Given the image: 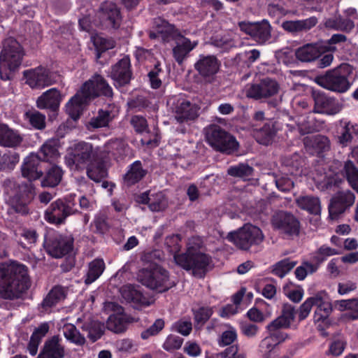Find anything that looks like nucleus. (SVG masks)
Here are the masks:
<instances>
[{
	"label": "nucleus",
	"instance_id": "nucleus-16",
	"mask_svg": "<svg viewBox=\"0 0 358 358\" xmlns=\"http://www.w3.org/2000/svg\"><path fill=\"white\" fill-rule=\"evenodd\" d=\"M279 91L278 83L273 79L265 78L259 83L248 85L246 96L249 98L259 100L266 99L275 95Z\"/></svg>",
	"mask_w": 358,
	"mask_h": 358
},
{
	"label": "nucleus",
	"instance_id": "nucleus-14",
	"mask_svg": "<svg viewBox=\"0 0 358 358\" xmlns=\"http://www.w3.org/2000/svg\"><path fill=\"white\" fill-rule=\"evenodd\" d=\"M238 26L242 31L259 44H264L271 38V26L266 20L254 22H241Z\"/></svg>",
	"mask_w": 358,
	"mask_h": 358
},
{
	"label": "nucleus",
	"instance_id": "nucleus-2",
	"mask_svg": "<svg viewBox=\"0 0 358 358\" xmlns=\"http://www.w3.org/2000/svg\"><path fill=\"white\" fill-rule=\"evenodd\" d=\"M113 94V90L106 80L99 75H94L69 101L66 105V112L72 118L76 119L80 115L83 105L90 100L99 95L112 97Z\"/></svg>",
	"mask_w": 358,
	"mask_h": 358
},
{
	"label": "nucleus",
	"instance_id": "nucleus-50",
	"mask_svg": "<svg viewBox=\"0 0 358 358\" xmlns=\"http://www.w3.org/2000/svg\"><path fill=\"white\" fill-rule=\"evenodd\" d=\"M19 160L20 156L15 152H0V171L13 169Z\"/></svg>",
	"mask_w": 358,
	"mask_h": 358
},
{
	"label": "nucleus",
	"instance_id": "nucleus-46",
	"mask_svg": "<svg viewBox=\"0 0 358 358\" xmlns=\"http://www.w3.org/2000/svg\"><path fill=\"white\" fill-rule=\"evenodd\" d=\"M81 329L87 334V337L92 342L99 340L104 332L103 325L98 321H90L85 322Z\"/></svg>",
	"mask_w": 358,
	"mask_h": 358
},
{
	"label": "nucleus",
	"instance_id": "nucleus-54",
	"mask_svg": "<svg viewBox=\"0 0 358 358\" xmlns=\"http://www.w3.org/2000/svg\"><path fill=\"white\" fill-rule=\"evenodd\" d=\"M345 177L350 187L358 193V169L351 161L345 164Z\"/></svg>",
	"mask_w": 358,
	"mask_h": 358
},
{
	"label": "nucleus",
	"instance_id": "nucleus-51",
	"mask_svg": "<svg viewBox=\"0 0 358 358\" xmlns=\"http://www.w3.org/2000/svg\"><path fill=\"white\" fill-rule=\"evenodd\" d=\"M297 262L289 258L284 259L273 266L272 273L278 277L283 278L296 265Z\"/></svg>",
	"mask_w": 358,
	"mask_h": 358
},
{
	"label": "nucleus",
	"instance_id": "nucleus-59",
	"mask_svg": "<svg viewBox=\"0 0 358 358\" xmlns=\"http://www.w3.org/2000/svg\"><path fill=\"white\" fill-rule=\"evenodd\" d=\"M317 300V294L313 296L308 298L300 306L299 318L300 320H303L310 314L313 306H316Z\"/></svg>",
	"mask_w": 358,
	"mask_h": 358
},
{
	"label": "nucleus",
	"instance_id": "nucleus-26",
	"mask_svg": "<svg viewBox=\"0 0 358 358\" xmlns=\"http://www.w3.org/2000/svg\"><path fill=\"white\" fill-rule=\"evenodd\" d=\"M41 159L38 155L31 154L27 156L22 165V175L31 182L40 178L43 175V171L40 167Z\"/></svg>",
	"mask_w": 358,
	"mask_h": 358
},
{
	"label": "nucleus",
	"instance_id": "nucleus-28",
	"mask_svg": "<svg viewBox=\"0 0 358 358\" xmlns=\"http://www.w3.org/2000/svg\"><path fill=\"white\" fill-rule=\"evenodd\" d=\"M117 112L118 110L115 105L109 104L105 108L99 110L97 114L90 119L89 126L93 129L108 127Z\"/></svg>",
	"mask_w": 358,
	"mask_h": 358
},
{
	"label": "nucleus",
	"instance_id": "nucleus-25",
	"mask_svg": "<svg viewBox=\"0 0 358 358\" xmlns=\"http://www.w3.org/2000/svg\"><path fill=\"white\" fill-rule=\"evenodd\" d=\"M304 145L306 150L311 155H322L331 149V142L328 137L316 135L304 138Z\"/></svg>",
	"mask_w": 358,
	"mask_h": 358
},
{
	"label": "nucleus",
	"instance_id": "nucleus-48",
	"mask_svg": "<svg viewBox=\"0 0 358 358\" xmlns=\"http://www.w3.org/2000/svg\"><path fill=\"white\" fill-rule=\"evenodd\" d=\"M62 170L57 165L52 166L48 171L45 178L41 184L43 187H55L61 181L62 178Z\"/></svg>",
	"mask_w": 358,
	"mask_h": 358
},
{
	"label": "nucleus",
	"instance_id": "nucleus-57",
	"mask_svg": "<svg viewBox=\"0 0 358 358\" xmlns=\"http://www.w3.org/2000/svg\"><path fill=\"white\" fill-rule=\"evenodd\" d=\"M27 119L34 128L43 129L45 127V116L37 110H28L24 114Z\"/></svg>",
	"mask_w": 358,
	"mask_h": 358
},
{
	"label": "nucleus",
	"instance_id": "nucleus-58",
	"mask_svg": "<svg viewBox=\"0 0 358 358\" xmlns=\"http://www.w3.org/2000/svg\"><path fill=\"white\" fill-rule=\"evenodd\" d=\"M168 206V201L165 195L162 192H157L151 194L150 209L152 211H161L164 210Z\"/></svg>",
	"mask_w": 358,
	"mask_h": 358
},
{
	"label": "nucleus",
	"instance_id": "nucleus-61",
	"mask_svg": "<svg viewBox=\"0 0 358 358\" xmlns=\"http://www.w3.org/2000/svg\"><path fill=\"white\" fill-rule=\"evenodd\" d=\"M130 123L136 133L143 134L149 132L147 120L142 116H132L130 120Z\"/></svg>",
	"mask_w": 358,
	"mask_h": 358
},
{
	"label": "nucleus",
	"instance_id": "nucleus-40",
	"mask_svg": "<svg viewBox=\"0 0 358 358\" xmlns=\"http://www.w3.org/2000/svg\"><path fill=\"white\" fill-rule=\"evenodd\" d=\"M131 322L130 319L124 313H117L111 315L106 322L107 329L115 333H122Z\"/></svg>",
	"mask_w": 358,
	"mask_h": 358
},
{
	"label": "nucleus",
	"instance_id": "nucleus-20",
	"mask_svg": "<svg viewBox=\"0 0 358 358\" xmlns=\"http://www.w3.org/2000/svg\"><path fill=\"white\" fill-rule=\"evenodd\" d=\"M24 76L27 79L26 83L31 88H43L52 85L56 81L55 75L41 66L24 71Z\"/></svg>",
	"mask_w": 358,
	"mask_h": 358
},
{
	"label": "nucleus",
	"instance_id": "nucleus-5",
	"mask_svg": "<svg viewBox=\"0 0 358 358\" xmlns=\"http://www.w3.org/2000/svg\"><path fill=\"white\" fill-rule=\"evenodd\" d=\"M34 194V188L30 182L18 183L12 180L4 182L6 203L16 213L27 214V206L32 200Z\"/></svg>",
	"mask_w": 358,
	"mask_h": 358
},
{
	"label": "nucleus",
	"instance_id": "nucleus-64",
	"mask_svg": "<svg viewBox=\"0 0 358 358\" xmlns=\"http://www.w3.org/2000/svg\"><path fill=\"white\" fill-rule=\"evenodd\" d=\"M213 309L210 307H201L194 312V319L197 325L205 324L213 315Z\"/></svg>",
	"mask_w": 358,
	"mask_h": 358
},
{
	"label": "nucleus",
	"instance_id": "nucleus-43",
	"mask_svg": "<svg viewBox=\"0 0 358 358\" xmlns=\"http://www.w3.org/2000/svg\"><path fill=\"white\" fill-rule=\"evenodd\" d=\"M62 332L65 338L76 345L83 346L86 343L85 337L72 324H64L62 328Z\"/></svg>",
	"mask_w": 358,
	"mask_h": 358
},
{
	"label": "nucleus",
	"instance_id": "nucleus-32",
	"mask_svg": "<svg viewBox=\"0 0 358 358\" xmlns=\"http://www.w3.org/2000/svg\"><path fill=\"white\" fill-rule=\"evenodd\" d=\"M23 141L22 136L4 124H0V145L15 148L20 145Z\"/></svg>",
	"mask_w": 358,
	"mask_h": 358
},
{
	"label": "nucleus",
	"instance_id": "nucleus-35",
	"mask_svg": "<svg viewBox=\"0 0 358 358\" xmlns=\"http://www.w3.org/2000/svg\"><path fill=\"white\" fill-rule=\"evenodd\" d=\"M60 102V94L56 88H52L43 93L36 101V106L40 109L50 108L55 110Z\"/></svg>",
	"mask_w": 358,
	"mask_h": 358
},
{
	"label": "nucleus",
	"instance_id": "nucleus-45",
	"mask_svg": "<svg viewBox=\"0 0 358 358\" xmlns=\"http://www.w3.org/2000/svg\"><path fill=\"white\" fill-rule=\"evenodd\" d=\"M103 159L92 162L87 168V175L92 180L98 182L107 176V170L103 163Z\"/></svg>",
	"mask_w": 358,
	"mask_h": 358
},
{
	"label": "nucleus",
	"instance_id": "nucleus-31",
	"mask_svg": "<svg viewBox=\"0 0 358 358\" xmlns=\"http://www.w3.org/2000/svg\"><path fill=\"white\" fill-rule=\"evenodd\" d=\"M277 131L275 122L268 120L261 128L254 129L253 136L259 143L268 145L274 141Z\"/></svg>",
	"mask_w": 358,
	"mask_h": 358
},
{
	"label": "nucleus",
	"instance_id": "nucleus-63",
	"mask_svg": "<svg viewBox=\"0 0 358 358\" xmlns=\"http://www.w3.org/2000/svg\"><path fill=\"white\" fill-rule=\"evenodd\" d=\"M336 254L337 252L335 249L327 245H322L315 253L313 259L314 261L317 263L316 265L319 266V264L324 262L327 257H330Z\"/></svg>",
	"mask_w": 358,
	"mask_h": 358
},
{
	"label": "nucleus",
	"instance_id": "nucleus-24",
	"mask_svg": "<svg viewBox=\"0 0 358 358\" xmlns=\"http://www.w3.org/2000/svg\"><path fill=\"white\" fill-rule=\"evenodd\" d=\"M64 356L65 347L62 344V339L56 335L45 341L37 358H64Z\"/></svg>",
	"mask_w": 358,
	"mask_h": 358
},
{
	"label": "nucleus",
	"instance_id": "nucleus-8",
	"mask_svg": "<svg viewBox=\"0 0 358 358\" xmlns=\"http://www.w3.org/2000/svg\"><path fill=\"white\" fill-rule=\"evenodd\" d=\"M207 143L216 151L230 155L237 151L239 143L236 138L216 124L206 129Z\"/></svg>",
	"mask_w": 358,
	"mask_h": 358
},
{
	"label": "nucleus",
	"instance_id": "nucleus-37",
	"mask_svg": "<svg viewBox=\"0 0 358 358\" xmlns=\"http://www.w3.org/2000/svg\"><path fill=\"white\" fill-rule=\"evenodd\" d=\"M66 296L64 289L61 286L54 287L43 300L40 305L41 313L48 312L57 303L64 299Z\"/></svg>",
	"mask_w": 358,
	"mask_h": 358
},
{
	"label": "nucleus",
	"instance_id": "nucleus-41",
	"mask_svg": "<svg viewBox=\"0 0 358 358\" xmlns=\"http://www.w3.org/2000/svg\"><path fill=\"white\" fill-rule=\"evenodd\" d=\"M296 203L298 207L311 214L318 215L320 213L321 203L320 199L317 196H300L296 199Z\"/></svg>",
	"mask_w": 358,
	"mask_h": 358
},
{
	"label": "nucleus",
	"instance_id": "nucleus-42",
	"mask_svg": "<svg viewBox=\"0 0 358 358\" xmlns=\"http://www.w3.org/2000/svg\"><path fill=\"white\" fill-rule=\"evenodd\" d=\"M105 268V263L102 259L96 258L90 262L88 264L87 273L85 275V283L90 285L94 282L101 275Z\"/></svg>",
	"mask_w": 358,
	"mask_h": 358
},
{
	"label": "nucleus",
	"instance_id": "nucleus-29",
	"mask_svg": "<svg viewBox=\"0 0 358 358\" xmlns=\"http://www.w3.org/2000/svg\"><path fill=\"white\" fill-rule=\"evenodd\" d=\"M173 40L176 41V46L173 48V54L176 61L182 64L188 54L197 45V41L192 42L189 38L178 35Z\"/></svg>",
	"mask_w": 358,
	"mask_h": 358
},
{
	"label": "nucleus",
	"instance_id": "nucleus-23",
	"mask_svg": "<svg viewBox=\"0 0 358 358\" xmlns=\"http://www.w3.org/2000/svg\"><path fill=\"white\" fill-rule=\"evenodd\" d=\"M153 28L154 31H150L149 34L150 38L152 39L160 38L164 41H169L180 34L173 24L161 17L155 19Z\"/></svg>",
	"mask_w": 358,
	"mask_h": 358
},
{
	"label": "nucleus",
	"instance_id": "nucleus-6",
	"mask_svg": "<svg viewBox=\"0 0 358 358\" xmlns=\"http://www.w3.org/2000/svg\"><path fill=\"white\" fill-rule=\"evenodd\" d=\"M24 51L20 43L14 38H6L0 53V77L2 80H8L12 73L22 64Z\"/></svg>",
	"mask_w": 358,
	"mask_h": 358
},
{
	"label": "nucleus",
	"instance_id": "nucleus-13",
	"mask_svg": "<svg viewBox=\"0 0 358 358\" xmlns=\"http://www.w3.org/2000/svg\"><path fill=\"white\" fill-rule=\"evenodd\" d=\"M75 203L69 199H57L52 202L45 213V219L51 224H60L66 218L75 213Z\"/></svg>",
	"mask_w": 358,
	"mask_h": 358
},
{
	"label": "nucleus",
	"instance_id": "nucleus-39",
	"mask_svg": "<svg viewBox=\"0 0 358 358\" xmlns=\"http://www.w3.org/2000/svg\"><path fill=\"white\" fill-rule=\"evenodd\" d=\"M147 171L143 169L140 161L131 164L124 176V183L127 186L133 185L141 180L146 175Z\"/></svg>",
	"mask_w": 358,
	"mask_h": 358
},
{
	"label": "nucleus",
	"instance_id": "nucleus-22",
	"mask_svg": "<svg viewBox=\"0 0 358 358\" xmlns=\"http://www.w3.org/2000/svg\"><path fill=\"white\" fill-rule=\"evenodd\" d=\"M337 143L342 147L348 146L358 135V124L341 120L337 125Z\"/></svg>",
	"mask_w": 358,
	"mask_h": 358
},
{
	"label": "nucleus",
	"instance_id": "nucleus-62",
	"mask_svg": "<svg viewBox=\"0 0 358 358\" xmlns=\"http://www.w3.org/2000/svg\"><path fill=\"white\" fill-rule=\"evenodd\" d=\"M318 265L305 262L295 270L296 278L299 280L305 279L308 273H313L317 271Z\"/></svg>",
	"mask_w": 358,
	"mask_h": 358
},
{
	"label": "nucleus",
	"instance_id": "nucleus-52",
	"mask_svg": "<svg viewBox=\"0 0 358 358\" xmlns=\"http://www.w3.org/2000/svg\"><path fill=\"white\" fill-rule=\"evenodd\" d=\"M94 45L97 51L96 58L101 57V52L112 49L115 47V41L111 38H105L101 35L92 36Z\"/></svg>",
	"mask_w": 358,
	"mask_h": 358
},
{
	"label": "nucleus",
	"instance_id": "nucleus-53",
	"mask_svg": "<svg viewBox=\"0 0 358 358\" xmlns=\"http://www.w3.org/2000/svg\"><path fill=\"white\" fill-rule=\"evenodd\" d=\"M295 310L290 304H284L282 310V315L273 321L278 323L280 326L287 328L294 321Z\"/></svg>",
	"mask_w": 358,
	"mask_h": 358
},
{
	"label": "nucleus",
	"instance_id": "nucleus-12",
	"mask_svg": "<svg viewBox=\"0 0 358 358\" xmlns=\"http://www.w3.org/2000/svg\"><path fill=\"white\" fill-rule=\"evenodd\" d=\"M73 241L71 235L54 233L46 237L44 245L50 255L55 258H61L73 250Z\"/></svg>",
	"mask_w": 358,
	"mask_h": 358
},
{
	"label": "nucleus",
	"instance_id": "nucleus-30",
	"mask_svg": "<svg viewBox=\"0 0 358 358\" xmlns=\"http://www.w3.org/2000/svg\"><path fill=\"white\" fill-rule=\"evenodd\" d=\"M324 52L325 51L323 45L308 43L296 49L295 55L296 59L302 62H311L319 58Z\"/></svg>",
	"mask_w": 358,
	"mask_h": 358
},
{
	"label": "nucleus",
	"instance_id": "nucleus-17",
	"mask_svg": "<svg viewBox=\"0 0 358 358\" xmlns=\"http://www.w3.org/2000/svg\"><path fill=\"white\" fill-rule=\"evenodd\" d=\"M312 96L315 102V113L334 115L343 108V105L337 99L326 95L321 91L313 90Z\"/></svg>",
	"mask_w": 358,
	"mask_h": 358
},
{
	"label": "nucleus",
	"instance_id": "nucleus-21",
	"mask_svg": "<svg viewBox=\"0 0 358 358\" xmlns=\"http://www.w3.org/2000/svg\"><path fill=\"white\" fill-rule=\"evenodd\" d=\"M99 17L103 24L109 28L118 29L122 22L120 10L113 2H105L101 4Z\"/></svg>",
	"mask_w": 358,
	"mask_h": 358
},
{
	"label": "nucleus",
	"instance_id": "nucleus-1",
	"mask_svg": "<svg viewBox=\"0 0 358 358\" xmlns=\"http://www.w3.org/2000/svg\"><path fill=\"white\" fill-rule=\"evenodd\" d=\"M29 287L27 267L17 262L0 264V299H20Z\"/></svg>",
	"mask_w": 358,
	"mask_h": 358
},
{
	"label": "nucleus",
	"instance_id": "nucleus-47",
	"mask_svg": "<svg viewBox=\"0 0 358 358\" xmlns=\"http://www.w3.org/2000/svg\"><path fill=\"white\" fill-rule=\"evenodd\" d=\"M338 308L341 311L345 310H350L346 314V317L351 320L358 319V298H352L346 300H339L336 301Z\"/></svg>",
	"mask_w": 358,
	"mask_h": 358
},
{
	"label": "nucleus",
	"instance_id": "nucleus-10",
	"mask_svg": "<svg viewBox=\"0 0 358 358\" xmlns=\"http://www.w3.org/2000/svg\"><path fill=\"white\" fill-rule=\"evenodd\" d=\"M315 83L320 87L336 93H345L351 87L348 76L342 68L328 71L325 74L315 78Z\"/></svg>",
	"mask_w": 358,
	"mask_h": 358
},
{
	"label": "nucleus",
	"instance_id": "nucleus-56",
	"mask_svg": "<svg viewBox=\"0 0 358 358\" xmlns=\"http://www.w3.org/2000/svg\"><path fill=\"white\" fill-rule=\"evenodd\" d=\"M268 331V336L274 342L278 345L283 342L287 337V335L281 331V329H285V327H281L280 324L274 321H272L267 325Z\"/></svg>",
	"mask_w": 358,
	"mask_h": 358
},
{
	"label": "nucleus",
	"instance_id": "nucleus-19",
	"mask_svg": "<svg viewBox=\"0 0 358 358\" xmlns=\"http://www.w3.org/2000/svg\"><path fill=\"white\" fill-rule=\"evenodd\" d=\"M272 224L280 233L288 236H297L299 233V222L295 217L287 212L276 213L272 218Z\"/></svg>",
	"mask_w": 358,
	"mask_h": 358
},
{
	"label": "nucleus",
	"instance_id": "nucleus-38",
	"mask_svg": "<svg viewBox=\"0 0 358 358\" xmlns=\"http://www.w3.org/2000/svg\"><path fill=\"white\" fill-rule=\"evenodd\" d=\"M332 311V306L324 292L317 293L316 309L314 313L315 322L324 321Z\"/></svg>",
	"mask_w": 358,
	"mask_h": 358
},
{
	"label": "nucleus",
	"instance_id": "nucleus-7",
	"mask_svg": "<svg viewBox=\"0 0 358 358\" xmlns=\"http://www.w3.org/2000/svg\"><path fill=\"white\" fill-rule=\"evenodd\" d=\"M137 280L143 285L159 292H166L176 285L175 282L170 279L169 273L156 264H150L139 270Z\"/></svg>",
	"mask_w": 358,
	"mask_h": 358
},
{
	"label": "nucleus",
	"instance_id": "nucleus-55",
	"mask_svg": "<svg viewBox=\"0 0 358 358\" xmlns=\"http://www.w3.org/2000/svg\"><path fill=\"white\" fill-rule=\"evenodd\" d=\"M253 169L247 164L241 163L230 166L227 169L228 175L241 178H246L252 175Z\"/></svg>",
	"mask_w": 358,
	"mask_h": 358
},
{
	"label": "nucleus",
	"instance_id": "nucleus-49",
	"mask_svg": "<svg viewBox=\"0 0 358 358\" xmlns=\"http://www.w3.org/2000/svg\"><path fill=\"white\" fill-rule=\"evenodd\" d=\"M49 330V325L47 323L41 324L32 334L29 344V349L32 355L37 352L38 345L41 338L45 336Z\"/></svg>",
	"mask_w": 358,
	"mask_h": 358
},
{
	"label": "nucleus",
	"instance_id": "nucleus-33",
	"mask_svg": "<svg viewBox=\"0 0 358 358\" xmlns=\"http://www.w3.org/2000/svg\"><path fill=\"white\" fill-rule=\"evenodd\" d=\"M318 19L315 16L304 20H287L282 22V27L292 34L306 32L316 26Z\"/></svg>",
	"mask_w": 358,
	"mask_h": 358
},
{
	"label": "nucleus",
	"instance_id": "nucleus-9",
	"mask_svg": "<svg viewBox=\"0 0 358 358\" xmlns=\"http://www.w3.org/2000/svg\"><path fill=\"white\" fill-rule=\"evenodd\" d=\"M227 239L239 249L248 250L252 245L261 244L264 236L259 227L248 224L237 231L229 233Z\"/></svg>",
	"mask_w": 358,
	"mask_h": 358
},
{
	"label": "nucleus",
	"instance_id": "nucleus-60",
	"mask_svg": "<svg viewBox=\"0 0 358 358\" xmlns=\"http://www.w3.org/2000/svg\"><path fill=\"white\" fill-rule=\"evenodd\" d=\"M180 238L178 235L172 234L166 237L164 244L169 252L173 255V257L175 255L180 254L179 253L180 250Z\"/></svg>",
	"mask_w": 358,
	"mask_h": 358
},
{
	"label": "nucleus",
	"instance_id": "nucleus-36",
	"mask_svg": "<svg viewBox=\"0 0 358 358\" xmlns=\"http://www.w3.org/2000/svg\"><path fill=\"white\" fill-rule=\"evenodd\" d=\"M120 293L122 298L134 307L148 306L147 299L131 285L122 286L120 289Z\"/></svg>",
	"mask_w": 358,
	"mask_h": 358
},
{
	"label": "nucleus",
	"instance_id": "nucleus-15",
	"mask_svg": "<svg viewBox=\"0 0 358 358\" xmlns=\"http://www.w3.org/2000/svg\"><path fill=\"white\" fill-rule=\"evenodd\" d=\"M220 66L221 62L214 55H200L194 64L199 75L209 83L214 80Z\"/></svg>",
	"mask_w": 358,
	"mask_h": 358
},
{
	"label": "nucleus",
	"instance_id": "nucleus-27",
	"mask_svg": "<svg viewBox=\"0 0 358 358\" xmlns=\"http://www.w3.org/2000/svg\"><path fill=\"white\" fill-rule=\"evenodd\" d=\"M110 76L119 86L129 83L131 77L129 59L124 57L116 63L112 67Z\"/></svg>",
	"mask_w": 358,
	"mask_h": 358
},
{
	"label": "nucleus",
	"instance_id": "nucleus-44",
	"mask_svg": "<svg viewBox=\"0 0 358 358\" xmlns=\"http://www.w3.org/2000/svg\"><path fill=\"white\" fill-rule=\"evenodd\" d=\"M324 25L327 28L349 33L355 27L354 22L341 16L326 20Z\"/></svg>",
	"mask_w": 358,
	"mask_h": 358
},
{
	"label": "nucleus",
	"instance_id": "nucleus-4",
	"mask_svg": "<svg viewBox=\"0 0 358 358\" xmlns=\"http://www.w3.org/2000/svg\"><path fill=\"white\" fill-rule=\"evenodd\" d=\"M113 145L106 143L103 146L94 147L90 143L79 141L71 146L66 163L71 169L84 170L94 161L106 159Z\"/></svg>",
	"mask_w": 358,
	"mask_h": 358
},
{
	"label": "nucleus",
	"instance_id": "nucleus-34",
	"mask_svg": "<svg viewBox=\"0 0 358 358\" xmlns=\"http://www.w3.org/2000/svg\"><path fill=\"white\" fill-rule=\"evenodd\" d=\"M57 139H49L41 146L37 155L41 161L53 163L59 157Z\"/></svg>",
	"mask_w": 358,
	"mask_h": 358
},
{
	"label": "nucleus",
	"instance_id": "nucleus-11",
	"mask_svg": "<svg viewBox=\"0 0 358 358\" xmlns=\"http://www.w3.org/2000/svg\"><path fill=\"white\" fill-rule=\"evenodd\" d=\"M168 103L178 123L194 120L199 116L200 108L196 104L182 97H173Z\"/></svg>",
	"mask_w": 358,
	"mask_h": 358
},
{
	"label": "nucleus",
	"instance_id": "nucleus-18",
	"mask_svg": "<svg viewBox=\"0 0 358 358\" xmlns=\"http://www.w3.org/2000/svg\"><path fill=\"white\" fill-rule=\"evenodd\" d=\"M355 195L350 190L340 191L331 198L329 212L331 219H336L340 215L344 213L355 203Z\"/></svg>",
	"mask_w": 358,
	"mask_h": 358
},
{
	"label": "nucleus",
	"instance_id": "nucleus-3",
	"mask_svg": "<svg viewBox=\"0 0 358 358\" xmlns=\"http://www.w3.org/2000/svg\"><path fill=\"white\" fill-rule=\"evenodd\" d=\"M203 247V243L200 237L189 238L186 252L175 255L176 264L187 271H192L193 275L203 278L212 263L210 257L201 251Z\"/></svg>",
	"mask_w": 358,
	"mask_h": 358
}]
</instances>
